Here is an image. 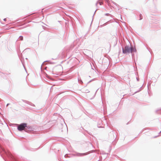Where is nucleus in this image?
I'll list each match as a JSON object with an SVG mask.
<instances>
[{"label": "nucleus", "mask_w": 161, "mask_h": 161, "mask_svg": "<svg viewBox=\"0 0 161 161\" xmlns=\"http://www.w3.org/2000/svg\"><path fill=\"white\" fill-rule=\"evenodd\" d=\"M3 20H4V21H6V19H3Z\"/></svg>", "instance_id": "obj_7"}, {"label": "nucleus", "mask_w": 161, "mask_h": 161, "mask_svg": "<svg viewBox=\"0 0 161 161\" xmlns=\"http://www.w3.org/2000/svg\"><path fill=\"white\" fill-rule=\"evenodd\" d=\"M19 39L20 40H22L23 39V37L22 36H20L19 37Z\"/></svg>", "instance_id": "obj_5"}, {"label": "nucleus", "mask_w": 161, "mask_h": 161, "mask_svg": "<svg viewBox=\"0 0 161 161\" xmlns=\"http://www.w3.org/2000/svg\"><path fill=\"white\" fill-rule=\"evenodd\" d=\"M9 105V104H7V106H8Z\"/></svg>", "instance_id": "obj_8"}, {"label": "nucleus", "mask_w": 161, "mask_h": 161, "mask_svg": "<svg viewBox=\"0 0 161 161\" xmlns=\"http://www.w3.org/2000/svg\"><path fill=\"white\" fill-rule=\"evenodd\" d=\"M130 51V48L128 46H126L125 48H123V52L124 53H129Z\"/></svg>", "instance_id": "obj_3"}, {"label": "nucleus", "mask_w": 161, "mask_h": 161, "mask_svg": "<svg viewBox=\"0 0 161 161\" xmlns=\"http://www.w3.org/2000/svg\"><path fill=\"white\" fill-rule=\"evenodd\" d=\"M94 96V93L90 92H86V94H85L86 97L90 99H92Z\"/></svg>", "instance_id": "obj_1"}, {"label": "nucleus", "mask_w": 161, "mask_h": 161, "mask_svg": "<svg viewBox=\"0 0 161 161\" xmlns=\"http://www.w3.org/2000/svg\"><path fill=\"white\" fill-rule=\"evenodd\" d=\"M130 51L131 53L133 52H135L136 51V48H134L133 47H131L130 50Z\"/></svg>", "instance_id": "obj_4"}, {"label": "nucleus", "mask_w": 161, "mask_h": 161, "mask_svg": "<svg viewBox=\"0 0 161 161\" xmlns=\"http://www.w3.org/2000/svg\"><path fill=\"white\" fill-rule=\"evenodd\" d=\"M86 92H89L88 90H86L85 91V93H86Z\"/></svg>", "instance_id": "obj_6"}, {"label": "nucleus", "mask_w": 161, "mask_h": 161, "mask_svg": "<svg viewBox=\"0 0 161 161\" xmlns=\"http://www.w3.org/2000/svg\"><path fill=\"white\" fill-rule=\"evenodd\" d=\"M142 19V18H140V19Z\"/></svg>", "instance_id": "obj_9"}, {"label": "nucleus", "mask_w": 161, "mask_h": 161, "mask_svg": "<svg viewBox=\"0 0 161 161\" xmlns=\"http://www.w3.org/2000/svg\"><path fill=\"white\" fill-rule=\"evenodd\" d=\"M27 126L26 123H22L19 125L18 127V129L19 131L24 130L25 127Z\"/></svg>", "instance_id": "obj_2"}]
</instances>
